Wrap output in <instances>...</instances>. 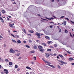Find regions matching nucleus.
I'll return each mask as SVG.
<instances>
[{
    "mask_svg": "<svg viewBox=\"0 0 74 74\" xmlns=\"http://www.w3.org/2000/svg\"><path fill=\"white\" fill-rule=\"evenodd\" d=\"M10 53H14L15 52V51L14 50L12 49L11 48L10 50Z\"/></svg>",
    "mask_w": 74,
    "mask_h": 74,
    "instance_id": "nucleus-1",
    "label": "nucleus"
},
{
    "mask_svg": "<svg viewBox=\"0 0 74 74\" xmlns=\"http://www.w3.org/2000/svg\"><path fill=\"white\" fill-rule=\"evenodd\" d=\"M40 34H41V33H38L36 32V33L35 35H36L38 36H40Z\"/></svg>",
    "mask_w": 74,
    "mask_h": 74,
    "instance_id": "nucleus-2",
    "label": "nucleus"
},
{
    "mask_svg": "<svg viewBox=\"0 0 74 74\" xmlns=\"http://www.w3.org/2000/svg\"><path fill=\"white\" fill-rule=\"evenodd\" d=\"M45 63H47V64H51V63L49 62L48 61H45Z\"/></svg>",
    "mask_w": 74,
    "mask_h": 74,
    "instance_id": "nucleus-3",
    "label": "nucleus"
},
{
    "mask_svg": "<svg viewBox=\"0 0 74 74\" xmlns=\"http://www.w3.org/2000/svg\"><path fill=\"white\" fill-rule=\"evenodd\" d=\"M33 46L34 49H37V47L36 45H33Z\"/></svg>",
    "mask_w": 74,
    "mask_h": 74,
    "instance_id": "nucleus-4",
    "label": "nucleus"
},
{
    "mask_svg": "<svg viewBox=\"0 0 74 74\" xmlns=\"http://www.w3.org/2000/svg\"><path fill=\"white\" fill-rule=\"evenodd\" d=\"M46 19H49V20H51V19H53V18H47V17H45Z\"/></svg>",
    "mask_w": 74,
    "mask_h": 74,
    "instance_id": "nucleus-5",
    "label": "nucleus"
},
{
    "mask_svg": "<svg viewBox=\"0 0 74 74\" xmlns=\"http://www.w3.org/2000/svg\"><path fill=\"white\" fill-rule=\"evenodd\" d=\"M69 60L70 61H71L72 60H74V59L72 58H69Z\"/></svg>",
    "mask_w": 74,
    "mask_h": 74,
    "instance_id": "nucleus-6",
    "label": "nucleus"
},
{
    "mask_svg": "<svg viewBox=\"0 0 74 74\" xmlns=\"http://www.w3.org/2000/svg\"><path fill=\"white\" fill-rule=\"evenodd\" d=\"M39 51H41V52H42V53L43 52H44L45 50L44 49H41L39 50Z\"/></svg>",
    "mask_w": 74,
    "mask_h": 74,
    "instance_id": "nucleus-7",
    "label": "nucleus"
},
{
    "mask_svg": "<svg viewBox=\"0 0 74 74\" xmlns=\"http://www.w3.org/2000/svg\"><path fill=\"white\" fill-rule=\"evenodd\" d=\"M66 21H65L63 23H62V24L63 25H65V26H66Z\"/></svg>",
    "mask_w": 74,
    "mask_h": 74,
    "instance_id": "nucleus-8",
    "label": "nucleus"
},
{
    "mask_svg": "<svg viewBox=\"0 0 74 74\" xmlns=\"http://www.w3.org/2000/svg\"><path fill=\"white\" fill-rule=\"evenodd\" d=\"M17 43L18 44H21V41L20 40H18L17 41Z\"/></svg>",
    "mask_w": 74,
    "mask_h": 74,
    "instance_id": "nucleus-9",
    "label": "nucleus"
},
{
    "mask_svg": "<svg viewBox=\"0 0 74 74\" xmlns=\"http://www.w3.org/2000/svg\"><path fill=\"white\" fill-rule=\"evenodd\" d=\"M46 58H49V56L48 54H46Z\"/></svg>",
    "mask_w": 74,
    "mask_h": 74,
    "instance_id": "nucleus-10",
    "label": "nucleus"
},
{
    "mask_svg": "<svg viewBox=\"0 0 74 74\" xmlns=\"http://www.w3.org/2000/svg\"><path fill=\"white\" fill-rule=\"evenodd\" d=\"M26 69H29V70H31V68L29 66H26Z\"/></svg>",
    "mask_w": 74,
    "mask_h": 74,
    "instance_id": "nucleus-11",
    "label": "nucleus"
},
{
    "mask_svg": "<svg viewBox=\"0 0 74 74\" xmlns=\"http://www.w3.org/2000/svg\"><path fill=\"white\" fill-rule=\"evenodd\" d=\"M38 47L39 49H42V48H43L42 46H39Z\"/></svg>",
    "mask_w": 74,
    "mask_h": 74,
    "instance_id": "nucleus-12",
    "label": "nucleus"
},
{
    "mask_svg": "<svg viewBox=\"0 0 74 74\" xmlns=\"http://www.w3.org/2000/svg\"><path fill=\"white\" fill-rule=\"evenodd\" d=\"M9 25L10 27H12V24L9 23Z\"/></svg>",
    "mask_w": 74,
    "mask_h": 74,
    "instance_id": "nucleus-13",
    "label": "nucleus"
},
{
    "mask_svg": "<svg viewBox=\"0 0 74 74\" xmlns=\"http://www.w3.org/2000/svg\"><path fill=\"white\" fill-rule=\"evenodd\" d=\"M9 65L10 66H12V62H10L9 63Z\"/></svg>",
    "mask_w": 74,
    "mask_h": 74,
    "instance_id": "nucleus-14",
    "label": "nucleus"
},
{
    "mask_svg": "<svg viewBox=\"0 0 74 74\" xmlns=\"http://www.w3.org/2000/svg\"><path fill=\"white\" fill-rule=\"evenodd\" d=\"M2 12L3 14H4L5 13V11L4 10H2Z\"/></svg>",
    "mask_w": 74,
    "mask_h": 74,
    "instance_id": "nucleus-15",
    "label": "nucleus"
},
{
    "mask_svg": "<svg viewBox=\"0 0 74 74\" xmlns=\"http://www.w3.org/2000/svg\"><path fill=\"white\" fill-rule=\"evenodd\" d=\"M12 42H15V43H17L16 41L15 40H14L12 39Z\"/></svg>",
    "mask_w": 74,
    "mask_h": 74,
    "instance_id": "nucleus-16",
    "label": "nucleus"
},
{
    "mask_svg": "<svg viewBox=\"0 0 74 74\" xmlns=\"http://www.w3.org/2000/svg\"><path fill=\"white\" fill-rule=\"evenodd\" d=\"M49 66H50V67H52L53 68H55V67L52 65H50Z\"/></svg>",
    "mask_w": 74,
    "mask_h": 74,
    "instance_id": "nucleus-17",
    "label": "nucleus"
},
{
    "mask_svg": "<svg viewBox=\"0 0 74 74\" xmlns=\"http://www.w3.org/2000/svg\"><path fill=\"white\" fill-rule=\"evenodd\" d=\"M46 38H47V39L48 40H49V37L48 36H45Z\"/></svg>",
    "mask_w": 74,
    "mask_h": 74,
    "instance_id": "nucleus-18",
    "label": "nucleus"
},
{
    "mask_svg": "<svg viewBox=\"0 0 74 74\" xmlns=\"http://www.w3.org/2000/svg\"><path fill=\"white\" fill-rule=\"evenodd\" d=\"M4 71H5V72H8V71L6 69H4Z\"/></svg>",
    "mask_w": 74,
    "mask_h": 74,
    "instance_id": "nucleus-19",
    "label": "nucleus"
},
{
    "mask_svg": "<svg viewBox=\"0 0 74 74\" xmlns=\"http://www.w3.org/2000/svg\"><path fill=\"white\" fill-rule=\"evenodd\" d=\"M18 66L17 65H16L15 66V69H17V68H18Z\"/></svg>",
    "mask_w": 74,
    "mask_h": 74,
    "instance_id": "nucleus-20",
    "label": "nucleus"
},
{
    "mask_svg": "<svg viewBox=\"0 0 74 74\" xmlns=\"http://www.w3.org/2000/svg\"><path fill=\"white\" fill-rule=\"evenodd\" d=\"M16 56H19L20 55H21V54L20 53H18L17 54H16Z\"/></svg>",
    "mask_w": 74,
    "mask_h": 74,
    "instance_id": "nucleus-21",
    "label": "nucleus"
},
{
    "mask_svg": "<svg viewBox=\"0 0 74 74\" xmlns=\"http://www.w3.org/2000/svg\"><path fill=\"white\" fill-rule=\"evenodd\" d=\"M22 30L23 31V32H24V33H26V30H25V29H22Z\"/></svg>",
    "mask_w": 74,
    "mask_h": 74,
    "instance_id": "nucleus-22",
    "label": "nucleus"
},
{
    "mask_svg": "<svg viewBox=\"0 0 74 74\" xmlns=\"http://www.w3.org/2000/svg\"><path fill=\"white\" fill-rule=\"evenodd\" d=\"M52 43V41H49L47 43L49 44H51V43Z\"/></svg>",
    "mask_w": 74,
    "mask_h": 74,
    "instance_id": "nucleus-23",
    "label": "nucleus"
},
{
    "mask_svg": "<svg viewBox=\"0 0 74 74\" xmlns=\"http://www.w3.org/2000/svg\"><path fill=\"white\" fill-rule=\"evenodd\" d=\"M47 51H49V52H51V49H47Z\"/></svg>",
    "mask_w": 74,
    "mask_h": 74,
    "instance_id": "nucleus-24",
    "label": "nucleus"
},
{
    "mask_svg": "<svg viewBox=\"0 0 74 74\" xmlns=\"http://www.w3.org/2000/svg\"><path fill=\"white\" fill-rule=\"evenodd\" d=\"M15 36L16 38H19V36L17 35H15Z\"/></svg>",
    "mask_w": 74,
    "mask_h": 74,
    "instance_id": "nucleus-25",
    "label": "nucleus"
},
{
    "mask_svg": "<svg viewBox=\"0 0 74 74\" xmlns=\"http://www.w3.org/2000/svg\"><path fill=\"white\" fill-rule=\"evenodd\" d=\"M58 56H59L61 58H63V56H62L60 54H59L58 55Z\"/></svg>",
    "mask_w": 74,
    "mask_h": 74,
    "instance_id": "nucleus-26",
    "label": "nucleus"
},
{
    "mask_svg": "<svg viewBox=\"0 0 74 74\" xmlns=\"http://www.w3.org/2000/svg\"><path fill=\"white\" fill-rule=\"evenodd\" d=\"M65 33H68L69 32L68 31H67V30L65 29Z\"/></svg>",
    "mask_w": 74,
    "mask_h": 74,
    "instance_id": "nucleus-27",
    "label": "nucleus"
},
{
    "mask_svg": "<svg viewBox=\"0 0 74 74\" xmlns=\"http://www.w3.org/2000/svg\"><path fill=\"white\" fill-rule=\"evenodd\" d=\"M27 48H30V46L28 45H26L25 46Z\"/></svg>",
    "mask_w": 74,
    "mask_h": 74,
    "instance_id": "nucleus-28",
    "label": "nucleus"
},
{
    "mask_svg": "<svg viewBox=\"0 0 74 74\" xmlns=\"http://www.w3.org/2000/svg\"><path fill=\"white\" fill-rule=\"evenodd\" d=\"M31 53H34L35 51H30Z\"/></svg>",
    "mask_w": 74,
    "mask_h": 74,
    "instance_id": "nucleus-29",
    "label": "nucleus"
},
{
    "mask_svg": "<svg viewBox=\"0 0 74 74\" xmlns=\"http://www.w3.org/2000/svg\"><path fill=\"white\" fill-rule=\"evenodd\" d=\"M70 35L71 37H72V38H73V35H72L71 34V33H70Z\"/></svg>",
    "mask_w": 74,
    "mask_h": 74,
    "instance_id": "nucleus-30",
    "label": "nucleus"
},
{
    "mask_svg": "<svg viewBox=\"0 0 74 74\" xmlns=\"http://www.w3.org/2000/svg\"><path fill=\"white\" fill-rule=\"evenodd\" d=\"M42 45H44L45 46H47V45H46L44 43H42Z\"/></svg>",
    "mask_w": 74,
    "mask_h": 74,
    "instance_id": "nucleus-31",
    "label": "nucleus"
},
{
    "mask_svg": "<svg viewBox=\"0 0 74 74\" xmlns=\"http://www.w3.org/2000/svg\"><path fill=\"white\" fill-rule=\"evenodd\" d=\"M1 21L3 23L4 22V21L2 19V18H1Z\"/></svg>",
    "mask_w": 74,
    "mask_h": 74,
    "instance_id": "nucleus-32",
    "label": "nucleus"
},
{
    "mask_svg": "<svg viewBox=\"0 0 74 74\" xmlns=\"http://www.w3.org/2000/svg\"><path fill=\"white\" fill-rule=\"evenodd\" d=\"M11 35L13 37H14V38H15V36H14V35L12 34H11Z\"/></svg>",
    "mask_w": 74,
    "mask_h": 74,
    "instance_id": "nucleus-33",
    "label": "nucleus"
},
{
    "mask_svg": "<svg viewBox=\"0 0 74 74\" xmlns=\"http://www.w3.org/2000/svg\"><path fill=\"white\" fill-rule=\"evenodd\" d=\"M29 32H30V33H33L34 31L33 30H32V31L29 30Z\"/></svg>",
    "mask_w": 74,
    "mask_h": 74,
    "instance_id": "nucleus-34",
    "label": "nucleus"
},
{
    "mask_svg": "<svg viewBox=\"0 0 74 74\" xmlns=\"http://www.w3.org/2000/svg\"><path fill=\"white\" fill-rule=\"evenodd\" d=\"M54 47H58V45H57L56 44H55Z\"/></svg>",
    "mask_w": 74,
    "mask_h": 74,
    "instance_id": "nucleus-35",
    "label": "nucleus"
},
{
    "mask_svg": "<svg viewBox=\"0 0 74 74\" xmlns=\"http://www.w3.org/2000/svg\"><path fill=\"white\" fill-rule=\"evenodd\" d=\"M5 61H6V62H8V59H5Z\"/></svg>",
    "mask_w": 74,
    "mask_h": 74,
    "instance_id": "nucleus-36",
    "label": "nucleus"
},
{
    "mask_svg": "<svg viewBox=\"0 0 74 74\" xmlns=\"http://www.w3.org/2000/svg\"><path fill=\"white\" fill-rule=\"evenodd\" d=\"M62 44H63V45H66V43L63 42V43H62Z\"/></svg>",
    "mask_w": 74,
    "mask_h": 74,
    "instance_id": "nucleus-37",
    "label": "nucleus"
},
{
    "mask_svg": "<svg viewBox=\"0 0 74 74\" xmlns=\"http://www.w3.org/2000/svg\"><path fill=\"white\" fill-rule=\"evenodd\" d=\"M61 63H62V64L64 63V61H63L61 60Z\"/></svg>",
    "mask_w": 74,
    "mask_h": 74,
    "instance_id": "nucleus-38",
    "label": "nucleus"
},
{
    "mask_svg": "<svg viewBox=\"0 0 74 74\" xmlns=\"http://www.w3.org/2000/svg\"><path fill=\"white\" fill-rule=\"evenodd\" d=\"M58 68H59V69H61V67L59 65H58Z\"/></svg>",
    "mask_w": 74,
    "mask_h": 74,
    "instance_id": "nucleus-39",
    "label": "nucleus"
},
{
    "mask_svg": "<svg viewBox=\"0 0 74 74\" xmlns=\"http://www.w3.org/2000/svg\"><path fill=\"white\" fill-rule=\"evenodd\" d=\"M71 23H73V24H74V21H71Z\"/></svg>",
    "mask_w": 74,
    "mask_h": 74,
    "instance_id": "nucleus-40",
    "label": "nucleus"
},
{
    "mask_svg": "<svg viewBox=\"0 0 74 74\" xmlns=\"http://www.w3.org/2000/svg\"><path fill=\"white\" fill-rule=\"evenodd\" d=\"M65 19H67V20H68V21H70V20L68 18H65Z\"/></svg>",
    "mask_w": 74,
    "mask_h": 74,
    "instance_id": "nucleus-41",
    "label": "nucleus"
},
{
    "mask_svg": "<svg viewBox=\"0 0 74 74\" xmlns=\"http://www.w3.org/2000/svg\"><path fill=\"white\" fill-rule=\"evenodd\" d=\"M67 53H69V54H70L71 53L70 52V51H67Z\"/></svg>",
    "mask_w": 74,
    "mask_h": 74,
    "instance_id": "nucleus-42",
    "label": "nucleus"
},
{
    "mask_svg": "<svg viewBox=\"0 0 74 74\" xmlns=\"http://www.w3.org/2000/svg\"><path fill=\"white\" fill-rule=\"evenodd\" d=\"M57 55V54H56V53H54V54H53V56H56V55Z\"/></svg>",
    "mask_w": 74,
    "mask_h": 74,
    "instance_id": "nucleus-43",
    "label": "nucleus"
},
{
    "mask_svg": "<svg viewBox=\"0 0 74 74\" xmlns=\"http://www.w3.org/2000/svg\"><path fill=\"white\" fill-rule=\"evenodd\" d=\"M50 55L51 56H53V54L52 53H50Z\"/></svg>",
    "mask_w": 74,
    "mask_h": 74,
    "instance_id": "nucleus-44",
    "label": "nucleus"
},
{
    "mask_svg": "<svg viewBox=\"0 0 74 74\" xmlns=\"http://www.w3.org/2000/svg\"><path fill=\"white\" fill-rule=\"evenodd\" d=\"M34 58L35 59V60H36V56L34 57Z\"/></svg>",
    "mask_w": 74,
    "mask_h": 74,
    "instance_id": "nucleus-45",
    "label": "nucleus"
},
{
    "mask_svg": "<svg viewBox=\"0 0 74 74\" xmlns=\"http://www.w3.org/2000/svg\"><path fill=\"white\" fill-rule=\"evenodd\" d=\"M59 41L60 42H62V40H59Z\"/></svg>",
    "mask_w": 74,
    "mask_h": 74,
    "instance_id": "nucleus-46",
    "label": "nucleus"
},
{
    "mask_svg": "<svg viewBox=\"0 0 74 74\" xmlns=\"http://www.w3.org/2000/svg\"><path fill=\"white\" fill-rule=\"evenodd\" d=\"M29 42H32V40H29Z\"/></svg>",
    "mask_w": 74,
    "mask_h": 74,
    "instance_id": "nucleus-47",
    "label": "nucleus"
},
{
    "mask_svg": "<svg viewBox=\"0 0 74 74\" xmlns=\"http://www.w3.org/2000/svg\"><path fill=\"white\" fill-rule=\"evenodd\" d=\"M4 73H5V74H7L8 73V72H4Z\"/></svg>",
    "mask_w": 74,
    "mask_h": 74,
    "instance_id": "nucleus-48",
    "label": "nucleus"
},
{
    "mask_svg": "<svg viewBox=\"0 0 74 74\" xmlns=\"http://www.w3.org/2000/svg\"><path fill=\"white\" fill-rule=\"evenodd\" d=\"M17 70L18 71H19V70H20V69L18 68L17 69Z\"/></svg>",
    "mask_w": 74,
    "mask_h": 74,
    "instance_id": "nucleus-49",
    "label": "nucleus"
},
{
    "mask_svg": "<svg viewBox=\"0 0 74 74\" xmlns=\"http://www.w3.org/2000/svg\"><path fill=\"white\" fill-rule=\"evenodd\" d=\"M50 27V28H52L53 27H52V25H51L49 26Z\"/></svg>",
    "mask_w": 74,
    "mask_h": 74,
    "instance_id": "nucleus-50",
    "label": "nucleus"
},
{
    "mask_svg": "<svg viewBox=\"0 0 74 74\" xmlns=\"http://www.w3.org/2000/svg\"><path fill=\"white\" fill-rule=\"evenodd\" d=\"M27 35L28 36H32V35L30 34H28Z\"/></svg>",
    "mask_w": 74,
    "mask_h": 74,
    "instance_id": "nucleus-51",
    "label": "nucleus"
},
{
    "mask_svg": "<svg viewBox=\"0 0 74 74\" xmlns=\"http://www.w3.org/2000/svg\"><path fill=\"white\" fill-rule=\"evenodd\" d=\"M64 16H61L60 18H64Z\"/></svg>",
    "mask_w": 74,
    "mask_h": 74,
    "instance_id": "nucleus-52",
    "label": "nucleus"
},
{
    "mask_svg": "<svg viewBox=\"0 0 74 74\" xmlns=\"http://www.w3.org/2000/svg\"><path fill=\"white\" fill-rule=\"evenodd\" d=\"M61 60H58V61L59 62H60L61 63Z\"/></svg>",
    "mask_w": 74,
    "mask_h": 74,
    "instance_id": "nucleus-53",
    "label": "nucleus"
},
{
    "mask_svg": "<svg viewBox=\"0 0 74 74\" xmlns=\"http://www.w3.org/2000/svg\"><path fill=\"white\" fill-rule=\"evenodd\" d=\"M59 33H60V32H61V29H60V30H59Z\"/></svg>",
    "mask_w": 74,
    "mask_h": 74,
    "instance_id": "nucleus-54",
    "label": "nucleus"
},
{
    "mask_svg": "<svg viewBox=\"0 0 74 74\" xmlns=\"http://www.w3.org/2000/svg\"><path fill=\"white\" fill-rule=\"evenodd\" d=\"M42 20H45V21H48L46 19H42Z\"/></svg>",
    "mask_w": 74,
    "mask_h": 74,
    "instance_id": "nucleus-55",
    "label": "nucleus"
},
{
    "mask_svg": "<svg viewBox=\"0 0 74 74\" xmlns=\"http://www.w3.org/2000/svg\"><path fill=\"white\" fill-rule=\"evenodd\" d=\"M42 60L44 61V62H45V60L44 59V58H42Z\"/></svg>",
    "mask_w": 74,
    "mask_h": 74,
    "instance_id": "nucleus-56",
    "label": "nucleus"
},
{
    "mask_svg": "<svg viewBox=\"0 0 74 74\" xmlns=\"http://www.w3.org/2000/svg\"><path fill=\"white\" fill-rule=\"evenodd\" d=\"M37 37L38 38H41V37L40 36H38Z\"/></svg>",
    "mask_w": 74,
    "mask_h": 74,
    "instance_id": "nucleus-57",
    "label": "nucleus"
},
{
    "mask_svg": "<svg viewBox=\"0 0 74 74\" xmlns=\"http://www.w3.org/2000/svg\"><path fill=\"white\" fill-rule=\"evenodd\" d=\"M24 43H26V41H23Z\"/></svg>",
    "mask_w": 74,
    "mask_h": 74,
    "instance_id": "nucleus-58",
    "label": "nucleus"
},
{
    "mask_svg": "<svg viewBox=\"0 0 74 74\" xmlns=\"http://www.w3.org/2000/svg\"><path fill=\"white\" fill-rule=\"evenodd\" d=\"M7 19L8 20H8H9V18H8V17H7Z\"/></svg>",
    "mask_w": 74,
    "mask_h": 74,
    "instance_id": "nucleus-59",
    "label": "nucleus"
},
{
    "mask_svg": "<svg viewBox=\"0 0 74 74\" xmlns=\"http://www.w3.org/2000/svg\"><path fill=\"white\" fill-rule=\"evenodd\" d=\"M64 63L65 64H67V63L66 62H64Z\"/></svg>",
    "mask_w": 74,
    "mask_h": 74,
    "instance_id": "nucleus-60",
    "label": "nucleus"
},
{
    "mask_svg": "<svg viewBox=\"0 0 74 74\" xmlns=\"http://www.w3.org/2000/svg\"><path fill=\"white\" fill-rule=\"evenodd\" d=\"M0 38H3V37L1 36V35H0Z\"/></svg>",
    "mask_w": 74,
    "mask_h": 74,
    "instance_id": "nucleus-61",
    "label": "nucleus"
},
{
    "mask_svg": "<svg viewBox=\"0 0 74 74\" xmlns=\"http://www.w3.org/2000/svg\"><path fill=\"white\" fill-rule=\"evenodd\" d=\"M36 41L37 42H38V41H39V40H36Z\"/></svg>",
    "mask_w": 74,
    "mask_h": 74,
    "instance_id": "nucleus-62",
    "label": "nucleus"
},
{
    "mask_svg": "<svg viewBox=\"0 0 74 74\" xmlns=\"http://www.w3.org/2000/svg\"><path fill=\"white\" fill-rule=\"evenodd\" d=\"M71 64L72 65H74V63H72Z\"/></svg>",
    "mask_w": 74,
    "mask_h": 74,
    "instance_id": "nucleus-63",
    "label": "nucleus"
},
{
    "mask_svg": "<svg viewBox=\"0 0 74 74\" xmlns=\"http://www.w3.org/2000/svg\"><path fill=\"white\" fill-rule=\"evenodd\" d=\"M1 74H4V72H1Z\"/></svg>",
    "mask_w": 74,
    "mask_h": 74,
    "instance_id": "nucleus-64",
    "label": "nucleus"
}]
</instances>
